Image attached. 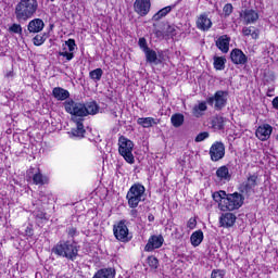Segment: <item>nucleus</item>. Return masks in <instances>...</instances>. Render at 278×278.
Listing matches in <instances>:
<instances>
[{
	"instance_id": "nucleus-1",
	"label": "nucleus",
	"mask_w": 278,
	"mask_h": 278,
	"mask_svg": "<svg viewBox=\"0 0 278 278\" xmlns=\"http://www.w3.org/2000/svg\"><path fill=\"white\" fill-rule=\"evenodd\" d=\"M38 12V0H21L15 5V18L18 23H27Z\"/></svg>"
},
{
	"instance_id": "nucleus-2",
	"label": "nucleus",
	"mask_w": 278,
	"mask_h": 278,
	"mask_svg": "<svg viewBox=\"0 0 278 278\" xmlns=\"http://www.w3.org/2000/svg\"><path fill=\"white\" fill-rule=\"evenodd\" d=\"M53 254L59 257H65L70 262H75L79 255V247L75 241H59L52 249Z\"/></svg>"
},
{
	"instance_id": "nucleus-3",
	"label": "nucleus",
	"mask_w": 278,
	"mask_h": 278,
	"mask_svg": "<svg viewBox=\"0 0 278 278\" xmlns=\"http://www.w3.org/2000/svg\"><path fill=\"white\" fill-rule=\"evenodd\" d=\"M244 204V197L242 194L235 192L226 194V199L218 204L222 212H233V210H240Z\"/></svg>"
},
{
	"instance_id": "nucleus-4",
	"label": "nucleus",
	"mask_w": 278,
	"mask_h": 278,
	"mask_svg": "<svg viewBox=\"0 0 278 278\" xmlns=\"http://www.w3.org/2000/svg\"><path fill=\"white\" fill-rule=\"evenodd\" d=\"M144 192L147 189L141 184L132 185L126 194L128 207H138L146 199Z\"/></svg>"
},
{
	"instance_id": "nucleus-5",
	"label": "nucleus",
	"mask_w": 278,
	"mask_h": 278,
	"mask_svg": "<svg viewBox=\"0 0 278 278\" xmlns=\"http://www.w3.org/2000/svg\"><path fill=\"white\" fill-rule=\"evenodd\" d=\"M118 152L122 157H124L125 162L128 164H135L136 159L134 157V141L119 137L118 139Z\"/></svg>"
},
{
	"instance_id": "nucleus-6",
	"label": "nucleus",
	"mask_w": 278,
	"mask_h": 278,
	"mask_svg": "<svg viewBox=\"0 0 278 278\" xmlns=\"http://www.w3.org/2000/svg\"><path fill=\"white\" fill-rule=\"evenodd\" d=\"M63 108L67 114H71V116H78L79 118L86 116V104L81 102L68 99L63 102Z\"/></svg>"
},
{
	"instance_id": "nucleus-7",
	"label": "nucleus",
	"mask_w": 278,
	"mask_h": 278,
	"mask_svg": "<svg viewBox=\"0 0 278 278\" xmlns=\"http://www.w3.org/2000/svg\"><path fill=\"white\" fill-rule=\"evenodd\" d=\"M113 233L116 240L119 242H129V228L127 227V220L122 219L113 226Z\"/></svg>"
},
{
	"instance_id": "nucleus-8",
	"label": "nucleus",
	"mask_w": 278,
	"mask_h": 278,
	"mask_svg": "<svg viewBox=\"0 0 278 278\" xmlns=\"http://www.w3.org/2000/svg\"><path fill=\"white\" fill-rule=\"evenodd\" d=\"M229 92L224 90H218L213 97L207 98L206 102L208 105H214V109L217 111L223 110L227 105V96Z\"/></svg>"
},
{
	"instance_id": "nucleus-9",
	"label": "nucleus",
	"mask_w": 278,
	"mask_h": 278,
	"mask_svg": "<svg viewBox=\"0 0 278 278\" xmlns=\"http://www.w3.org/2000/svg\"><path fill=\"white\" fill-rule=\"evenodd\" d=\"M210 155L212 162H219V160H223L225 157V143L222 141L214 142L210 148Z\"/></svg>"
},
{
	"instance_id": "nucleus-10",
	"label": "nucleus",
	"mask_w": 278,
	"mask_h": 278,
	"mask_svg": "<svg viewBox=\"0 0 278 278\" xmlns=\"http://www.w3.org/2000/svg\"><path fill=\"white\" fill-rule=\"evenodd\" d=\"M255 136L261 142H266V140H269L270 136H273V126H270V124H262L257 127Z\"/></svg>"
},
{
	"instance_id": "nucleus-11",
	"label": "nucleus",
	"mask_w": 278,
	"mask_h": 278,
	"mask_svg": "<svg viewBox=\"0 0 278 278\" xmlns=\"http://www.w3.org/2000/svg\"><path fill=\"white\" fill-rule=\"evenodd\" d=\"M240 18H242L244 25H253L260 20V14L255 10L245 9L240 13Z\"/></svg>"
},
{
	"instance_id": "nucleus-12",
	"label": "nucleus",
	"mask_w": 278,
	"mask_h": 278,
	"mask_svg": "<svg viewBox=\"0 0 278 278\" xmlns=\"http://www.w3.org/2000/svg\"><path fill=\"white\" fill-rule=\"evenodd\" d=\"M134 10L139 16H147L151 12V0H136Z\"/></svg>"
},
{
	"instance_id": "nucleus-13",
	"label": "nucleus",
	"mask_w": 278,
	"mask_h": 278,
	"mask_svg": "<svg viewBox=\"0 0 278 278\" xmlns=\"http://www.w3.org/2000/svg\"><path fill=\"white\" fill-rule=\"evenodd\" d=\"M230 60L233 64H237L239 66H244L247 62H249V58L242 50L236 48L230 52Z\"/></svg>"
},
{
	"instance_id": "nucleus-14",
	"label": "nucleus",
	"mask_w": 278,
	"mask_h": 278,
	"mask_svg": "<svg viewBox=\"0 0 278 278\" xmlns=\"http://www.w3.org/2000/svg\"><path fill=\"white\" fill-rule=\"evenodd\" d=\"M162 244H164V237L152 236L149 238L148 243L146 244L144 251L151 252L155 251V249H161Z\"/></svg>"
},
{
	"instance_id": "nucleus-15",
	"label": "nucleus",
	"mask_w": 278,
	"mask_h": 278,
	"mask_svg": "<svg viewBox=\"0 0 278 278\" xmlns=\"http://www.w3.org/2000/svg\"><path fill=\"white\" fill-rule=\"evenodd\" d=\"M195 25L201 31H210V29H212V20L203 13L198 16Z\"/></svg>"
},
{
	"instance_id": "nucleus-16",
	"label": "nucleus",
	"mask_w": 278,
	"mask_h": 278,
	"mask_svg": "<svg viewBox=\"0 0 278 278\" xmlns=\"http://www.w3.org/2000/svg\"><path fill=\"white\" fill-rule=\"evenodd\" d=\"M215 177L217 178V181H223V184L231 181V173H229V167H227V165L218 167L215 173Z\"/></svg>"
},
{
	"instance_id": "nucleus-17",
	"label": "nucleus",
	"mask_w": 278,
	"mask_h": 278,
	"mask_svg": "<svg viewBox=\"0 0 278 278\" xmlns=\"http://www.w3.org/2000/svg\"><path fill=\"white\" fill-rule=\"evenodd\" d=\"M257 174H249L245 182H243L242 185V192H247V194H249V192H252V190L257 186Z\"/></svg>"
},
{
	"instance_id": "nucleus-18",
	"label": "nucleus",
	"mask_w": 278,
	"mask_h": 278,
	"mask_svg": "<svg viewBox=\"0 0 278 278\" xmlns=\"http://www.w3.org/2000/svg\"><path fill=\"white\" fill-rule=\"evenodd\" d=\"M229 42H231V37H229L227 35H223V36L218 37L215 45H216L217 49H219V51H222V53H229Z\"/></svg>"
},
{
	"instance_id": "nucleus-19",
	"label": "nucleus",
	"mask_w": 278,
	"mask_h": 278,
	"mask_svg": "<svg viewBox=\"0 0 278 278\" xmlns=\"http://www.w3.org/2000/svg\"><path fill=\"white\" fill-rule=\"evenodd\" d=\"M219 225L220 227H233V225H236V216L233 215V213H224L222 214V216L219 217Z\"/></svg>"
},
{
	"instance_id": "nucleus-20",
	"label": "nucleus",
	"mask_w": 278,
	"mask_h": 278,
	"mask_svg": "<svg viewBox=\"0 0 278 278\" xmlns=\"http://www.w3.org/2000/svg\"><path fill=\"white\" fill-rule=\"evenodd\" d=\"M45 29V22L40 18H35L28 23V31L30 34H40Z\"/></svg>"
},
{
	"instance_id": "nucleus-21",
	"label": "nucleus",
	"mask_w": 278,
	"mask_h": 278,
	"mask_svg": "<svg viewBox=\"0 0 278 278\" xmlns=\"http://www.w3.org/2000/svg\"><path fill=\"white\" fill-rule=\"evenodd\" d=\"M85 135L86 129H84V123H81V121L76 122V128H73L68 132L70 138H77L78 140H81Z\"/></svg>"
},
{
	"instance_id": "nucleus-22",
	"label": "nucleus",
	"mask_w": 278,
	"mask_h": 278,
	"mask_svg": "<svg viewBox=\"0 0 278 278\" xmlns=\"http://www.w3.org/2000/svg\"><path fill=\"white\" fill-rule=\"evenodd\" d=\"M52 97H54L56 101H66V99H70L71 92L62 87H54L52 89Z\"/></svg>"
},
{
	"instance_id": "nucleus-23",
	"label": "nucleus",
	"mask_w": 278,
	"mask_h": 278,
	"mask_svg": "<svg viewBox=\"0 0 278 278\" xmlns=\"http://www.w3.org/2000/svg\"><path fill=\"white\" fill-rule=\"evenodd\" d=\"M211 127L214 131H223L225 129V117L216 115L211 119Z\"/></svg>"
},
{
	"instance_id": "nucleus-24",
	"label": "nucleus",
	"mask_w": 278,
	"mask_h": 278,
	"mask_svg": "<svg viewBox=\"0 0 278 278\" xmlns=\"http://www.w3.org/2000/svg\"><path fill=\"white\" fill-rule=\"evenodd\" d=\"M137 124L143 127V129H149V127H153V125H159L160 119L153 117H139Z\"/></svg>"
},
{
	"instance_id": "nucleus-25",
	"label": "nucleus",
	"mask_w": 278,
	"mask_h": 278,
	"mask_svg": "<svg viewBox=\"0 0 278 278\" xmlns=\"http://www.w3.org/2000/svg\"><path fill=\"white\" fill-rule=\"evenodd\" d=\"M116 277V270L114 268L99 269L92 278H114Z\"/></svg>"
},
{
	"instance_id": "nucleus-26",
	"label": "nucleus",
	"mask_w": 278,
	"mask_h": 278,
	"mask_svg": "<svg viewBox=\"0 0 278 278\" xmlns=\"http://www.w3.org/2000/svg\"><path fill=\"white\" fill-rule=\"evenodd\" d=\"M207 112V103L206 102H200L199 104H195L192 109V115L195 118H201L203 114Z\"/></svg>"
},
{
	"instance_id": "nucleus-27",
	"label": "nucleus",
	"mask_w": 278,
	"mask_h": 278,
	"mask_svg": "<svg viewBox=\"0 0 278 278\" xmlns=\"http://www.w3.org/2000/svg\"><path fill=\"white\" fill-rule=\"evenodd\" d=\"M33 184H35V186H45V184H49V178L42 175L40 169H38L33 176Z\"/></svg>"
},
{
	"instance_id": "nucleus-28",
	"label": "nucleus",
	"mask_w": 278,
	"mask_h": 278,
	"mask_svg": "<svg viewBox=\"0 0 278 278\" xmlns=\"http://www.w3.org/2000/svg\"><path fill=\"white\" fill-rule=\"evenodd\" d=\"M143 53L149 64H157V52L155 50L148 48Z\"/></svg>"
},
{
	"instance_id": "nucleus-29",
	"label": "nucleus",
	"mask_w": 278,
	"mask_h": 278,
	"mask_svg": "<svg viewBox=\"0 0 278 278\" xmlns=\"http://www.w3.org/2000/svg\"><path fill=\"white\" fill-rule=\"evenodd\" d=\"M190 240H191L192 247H199V244H201V242H203V230L194 231L191 235Z\"/></svg>"
},
{
	"instance_id": "nucleus-30",
	"label": "nucleus",
	"mask_w": 278,
	"mask_h": 278,
	"mask_svg": "<svg viewBox=\"0 0 278 278\" xmlns=\"http://www.w3.org/2000/svg\"><path fill=\"white\" fill-rule=\"evenodd\" d=\"M85 116L94 115L99 113V105L97 104V102H89L85 104Z\"/></svg>"
},
{
	"instance_id": "nucleus-31",
	"label": "nucleus",
	"mask_w": 278,
	"mask_h": 278,
	"mask_svg": "<svg viewBox=\"0 0 278 278\" xmlns=\"http://www.w3.org/2000/svg\"><path fill=\"white\" fill-rule=\"evenodd\" d=\"M172 10H173V7H170V5L161 9L157 13H155L153 15V17H152L153 21H161V18H164V16L169 14V12H172Z\"/></svg>"
},
{
	"instance_id": "nucleus-32",
	"label": "nucleus",
	"mask_w": 278,
	"mask_h": 278,
	"mask_svg": "<svg viewBox=\"0 0 278 278\" xmlns=\"http://www.w3.org/2000/svg\"><path fill=\"white\" fill-rule=\"evenodd\" d=\"M170 121H172V125L174 127H181L184 125V121H185L184 114L176 113V114L172 115Z\"/></svg>"
},
{
	"instance_id": "nucleus-33",
	"label": "nucleus",
	"mask_w": 278,
	"mask_h": 278,
	"mask_svg": "<svg viewBox=\"0 0 278 278\" xmlns=\"http://www.w3.org/2000/svg\"><path fill=\"white\" fill-rule=\"evenodd\" d=\"M214 68L216 71H225V62H227V60L223 56H214Z\"/></svg>"
},
{
	"instance_id": "nucleus-34",
	"label": "nucleus",
	"mask_w": 278,
	"mask_h": 278,
	"mask_svg": "<svg viewBox=\"0 0 278 278\" xmlns=\"http://www.w3.org/2000/svg\"><path fill=\"white\" fill-rule=\"evenodd\" d=\"M90 79L93 81H101V78L103 77V70L98 67L89 73Z\"/></svg>"
},
{
	"instance_id": "nucleus-35",
	"label": "nucleus",
	"mask_w": 278,
	"mask_h": 278,
	"mask_svg": "<svg viewBox=\"0 0 278 278\" xmlns=\"http://www.w3.org/2000/svg\"><path fill=\"white\" fill-rule=\"evenodd\" d=\"M212 198H213V201L220 204L227 198V192L216 191L212 194Z\"/></svg>"
},
{
	"instance_id": "nucleus-36",
	"label": "nucleus",
	"mask_w": 278,
	"mask_h": 278,
	"mask_svg": "<svg viewBox=\"0 0 278 278\" xmlns=\"http://www.w3.org/2000/svg\"><path fill=\"white\" fill-rule=\"evenodd\" d=\"M165 36L166 38H175L177 36V27L168 25L165 29Z\"/></svg>"
},
{
	"instance_id": "nucleus-37",
	"label": "nucleus",
	"mask_w": 278,
	"mask_h": 278,
	"mask_svg": "<svg viewBox=\"0 0 278 278\" xmlns=\"http://www.w3.org/2000/svg\"><path fill=\"white\" fill-rule=\"evenodd\" d=\"M59 55L61 58H65L67 62H71V60H73V58H75V53L70 52L66 47L63 48V51L59 52Z\"/></svg>"
},
{
	"instance_id": "nucleus-38",
	"label": "nucleus",
	"mask_w": 278,
	"mask_h": 278,
	"mask_svg": "<svg viewBox=\"0 0 278 278\" xmlns=\"http://www.w3.org/2000/svg\"><path fill=\"white\" fill-rule=\"evenodd\" d=\"M46 40H47V38L45 37V35H36L33 38V42H34L35 47H40V46L45 45Z\"/></svg>"
},
{
	"instance_id": "nucleus-39",
	"label": "nucleus",
	"mask_w": 278,
	"mask_h": 278,
	"mask_svg": "<svg viewBox=\"0 0 278 278\" xmlns=\"http://www.w3.org/2000/svg\"><path fill=\"white\" fill-rule=\"evenodd\" d=\"M66 48L67 51L72 52L75 51V48L77 47V43H75V39H68L63 43V49Z\"/></svg>"
},
{
	"instance_id": "nucleus-40",
	"label": "nucleus",
	"mask_w": 278,
	"mask_h": 278,
	"mask_svg": "<svg viewBox=\"0 0 278 278\" xmlns=\"http://www.w3.org/2000/svg\"><path fill=\"white\" fill-rule=\"evenodd\" d=\"M9 31L11 34H23V27L21 24H13L10 26Z\"/></svg>"
},
{
	"instance_id": "nucleus-41",
	"label": "nucleus",
	"mask_w": 278,
	"mask_h": 278,
	"mask_svg": "<svg viewBox=\"0 0 278 278\" xmlns=\"http://www.w3.org/2000/svg\"><path fill=\"white\" fill-rule=\"evenodd\" d=\"M148 264L150 268H157V266L160 265V261H157V257L155 256H149Z\"/></svg>"
},
{
	"instance_id": "nucleus-42",
	"label": "nucleus",
	"mask_w": 278,
	"mask_h": 278,
	"mask_svg": "<svg viewBox=\"0 0 278 278\" xmlns=\"http://www.w3.org/2000/svg\"><path fill=\"white\" fill-rule=\"evenodd\" d=\"M207 138H210V132L207 131L200 132L195 137V142H203V140H207Z\"/></svg>"
},
{
	"instance_id": "nucleus-43",
	"label": "nucleus",
	"mask_w": 278,
	"mask_h": 278,
	"mask_svg": "<svg viewBox=\"0 0 278 278\" xmlns=\"http://www.w3.org/2000/svg\"><path fill=\"white\" fill-rule=\"evenodd\" d=\"M225 277V270L222 269H213L211 274V278H224Z\"/></svg>"
},
{
	"instance_id": "nucleus-44",
	"label": "nucleus",
	"mask_w": 278,
	"mask_h": 278,
	"mask_svg": "<svg viewBox=\"0 0 278 278\" xmlns=\"http://www.w3.org/2000/svg\"><path fill=\"white\" fill-rule=\"evenodd\" d=\"M223 12L225 16H231V13L233 12V5L231 3H227L224 5Z\"/></svg>"
},
{
	"instance_id": "nucleus-45",
	"label": "nucleus",
	"mask_w": 278,
	"mask_h": 278,
	"mask_svg": "<svg viewBox=\"0 0 278 278\" xmlns=\"http://www.w3.org/2000/svg\"><path fill=\"white\" fill-rule=\"evenodd\" d=\"M138 45L140 49L143 51V53L144 51H148V49H150L149 46L147 45V39L144 37L139 38Z\"/></svg>"
},
{
	"instance_id": "nucleus-46",
	"label": "nucleus",
	"mask_w": 278,
	"mask_h": 278,
	"mask_svg": "<svg viewBox=\"0 0 278 278\" xmlns=\"http://www.w3.org/2000/svg\"><path fill=\"white\" fill-rule=\"evenodd\" d=\"M66 233L70 238H75V236H79V232L77 231V228L71 226L66 229Z\"/></svg>"
},
{
	"instance_id": "nucleus-47",
	"label": "nucleus",
	"mask_w": 278,
	"mask_h": 278,
	"mask_svg": "<svg viewBox=\"0 0 278 278\" xmlns=\"http://www.w3.org/2000/svg\"><path fill=\"white\" fill-rule=\"evenodd\" d=\"M187 227L188 229H194L197 227V218L191 217L188 222H187Z\"/></svg>"
},
{
	"instance_id": "nucleus-48",
	"label": "nucleus",
	"mask_w": 278,
	"mask_h": 278,
	"mask_svg": "<svg viewBox=\"0 0 278 278\" xmlns=\"http://www.w3.org/2000/svg\"><path fill=\"white\" fill-rule=\"evenodd\" d=\"M35 216L39 220H47V214L45 212H42V211L35 212Z\"/></svg>"
},
{
	"instance_id": "nucleus-49",
	"label": "nucleus",
	"mask_w": 278,
	"mask_h": 278,
	"mask_svg": "<svg viewBox=\"0 0 278 278\" xmlns=\"http://www.w3.org/2000/svg\"><path fill=\"white\" fill-rule=\"evenodd\" d=\"M253 29H255L254 27H243L242 28V34H243V36H251V34H252V31H253Z\"/></svg>"
},
{
	"instance_id": "nucleus-50",
	"label": "nucleus",
	"mask_w": 278,
	"mask_h": 278,
	"mask_svg": "<svg viewBox=\"0 0 278 278\" xmlns=\"http://www.w3.org/2000/svg\"><path fill=\"white\" fill-rule=\"evenodd\" d=\"M130 216H131V218H139L140 213L138 212V210H136V207H131Z\"/></svg>"
},
{
	"instance_id": "nucleus-51",
	"label": "nucleus",
	"mask_w": 278,
	"mask_h": 278,
	"mask_svg": "<svg viewBox=\"0 0 278 278\" xmlns=\"http://www.w3.org/2000/svg\"><path fill=\"white\" fill-rule=\"evenodd\" d=\"M254 40H257L260 38V30L254 29L252 30L251 35H250Z\"/></svg>"
},
{
	"instance_id": "nucleus-52",
	"label": "nucleus",
	"mask_w": 278,
	"mask_h": 278,
	"mask_svg": "<svg viewBox=\"0 0 278 278\" xmlns=\"http://www.w3.org/2000/svg\"><path fill=\"white\" fill-rule=\"evenodd\" d=\"M25 236H28L29 238H31V236H34V229H31V227H26Z\"/></svg>"
},
{
	"instance_id": "nucleus-53",
	"label": "nucleus",
	"mask_w": 278,
	"mask_h": 278,
	"mask_svg": "<svg viewBox=\"0 0 278 278\" xmlns=\"http://www.w3.org/2000/svg\"><path fill=\"white\" fill-rule=\"evenodd\" d=\"M4 77H5L7 79H14V71H9V72L4 75Z\"/></svg>"
},
{
	"instance_id": "nucleus-54",
	"label": "nucleus",
	"mask_w": 278,
	"mask_h": 278,
	"mask_svg": "<svg viewBox=\"0 0 278 278\" xmlns=\"http://www.w3.org/2000/svg\"><path fill=\"white\" fill-rule=\"evenodd\" d=\"M273 108L275 109V110H278V97H276V98H274V100H273Z\"/></svg>"
},
{
	"instance_id": "nucleus-55",
	"label": "nucleus",
	"mask_w": 278,
	"mask_h": 278,
	"mask_svg": "<svg viewBox=\"0 0 278 278\" xmlns=\"http://www.w3.org/2000/svg\"><path fill=\"white\" fill-rule=\"evenodd\" d=\"M148 220H149V223H153V220H155V216H153V214H150L148 216Z\"/></svg>"
},
{
	"instance_id": "nucleus-56",
	"label": "nucleus",
	"mask_w": 278,
	"mask_h": 278,
	"mask_svg": "<svg viewBox=\"0 0 278 278\" xmlns=\"http://www.w3.org/2000/svg\"><path fill=\"white\" fill-rule=\"evenodd\" d=\"M155 35L157 36V38H160V36H166V33L163 35L161 30H156Z\"/></svg>"
}]
</instances>
